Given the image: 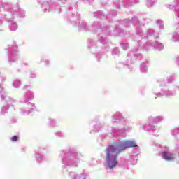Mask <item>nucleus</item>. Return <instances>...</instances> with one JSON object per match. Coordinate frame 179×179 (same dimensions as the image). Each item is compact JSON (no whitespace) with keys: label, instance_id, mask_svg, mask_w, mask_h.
<instances>
[{"label":"nucleus","instance_id":"nucleus-1","mask_svg":"<svg viewBox=\"0 0 179 179\" xmlns=\"http://www.w3.org/2000/svg\"><path fill=\"white\" fill-rule=\"evenodd\" d=\"M131 23L135 27L136 34L130 35L129 37H131L133 41H136L138 45L127 53L124 62L125 65L134 64L135 59H142V54L139 53V48H142L145 51H150L153 48L158 50V51H162L164 48L163 43L157 41L159 32H155V30L148 29L143 34L141 27V21H139V18L136 15L133 16L131 20L126 18L120 20V27H122V26L124 27H129Z\"/></svg>","mask_w":179,"mask_h":179},{"label":"nucleus","instance_id":"nucleus-2","mask_svg":"<svg viewBox=\"0 0 179 179\" xmlns=\"http://www.w3.org/2000/svg\"><path fill=\"white\" fill-rule=\"evenodd\" d=\"M131 148H138V144H136V141L134 139L119 141L115 143L114 145L108 146L106 150L105 167L106 170H114L118 164V161L117 160L118 153H121L123 150Z\"/></svg>","mask_w":179,"mask_h":179},{"label":"nucleus","instance_id":"nucleus-3","mask_svg":"<svg viewBox=\"0 0 179 179\" xmlns=\"http://www.w3.org/2000/svg\"><path fill=\"white\" fill-rule=\"evenodd\" d=\"M91 31L97 34L98 41L103 44V45H108L110 41L107 38L106 36L111 37H117L118 36H122L124 30L121 29L118 25L115 27L110 25L103 27L101 21H94L91 25Z\"/></svg>","mask_w":179,"mask_h":179},{"label":"nucleus","instance_id":"nucleus-4","mask_svg":"<svg viewBox=\"0 0 179 179\" xmlns=\"http://www.w3.org/2000/svg\"><path fill=\"white\" fill-rule=\"evenodd\" d=\"M61 160L62 167L65 169H72L78 167L82 160V153L78 151L76 148H71L69 150H63L59 155Z\"/></svg>","mask_w":179,"mask_h":179},{"label":"nucleus","instance_id":"nucleus-5","mask_svg":"<svg viewBox=\"0 0 179 179\" xmlns=\"http://www.w3.org/2000/svg\"><path fill=\"white\" fill-rule=\"evenodd\" d=\"M76 8H78V4L75 3L74 13L71 12L72 9L69 8V15L66 17L67 22L71 23L74 27H77L79 31H90L92 30L90 25L85 20H83L80 21V15L76 11Z\"/></svg>","mask_w":179,"mask_h":179},{"label":"nucleus","instance_id":"nucleus-6","mask_svg":"<svg viewBox=\"0 0 179 179\" xmlns=\"http://www.w3.org/2000/svg\"><path fill=\"white\" fill-rule=\"evenodd\" d=\"M6 10V13L1 14V20H3L2 17L6 19L8 22H12L13 19L17 15V13H20V17H24L26 16V12L23 10L19 9V8L15 6H8V3L1 1L0 3V12L2 10Z\"/></svg>","mask_w":179,"mask_h":179},{"label":"nucleus","instance_id":"nucleus-7","mask_svg":"<svg viewBox=\"0 0 179 179\" xmlns=\"http://www.w3.org/2000/svg\"><path fill=\"white\" fill-rule=\"evenodd\" d=\"M1 99L2 101H5L7 103L1 107L0 109V115H6L9 113V108L13 107V110L16 111V108H15V104H16V101L15 99L8 96L6 94H1Z\"/></svg>","mask_w":179,"mask_h":179},{"label":"nucleus","instance_id":"nucleus-8","mask_svg":"<svg viewBox=\"0 0 179 179\" xmlns=\"http://www.w3.org/2000/svg\"><path fill=\"white\" fill-rule=\"evenodd\" d=\"M176 90H177V87H174L173 90H171V87H169L167 90L161 89L160 92H157L158 90L156 87L152 88L153 94L157 96V97H163V96H166V97H171L176 96Z\"/></svg>","mask_w":179,"mask_h":179},{"label":"nucleus","instance_id":"nucleus-9","mask_svg":"<svg viewBox=\"0 0 179 179\" xmlns=\"http://www.w3.org/2000/svg\"><path fill=\"white\" fill-rule=\"evenodd\" d=\"M153 124L155 123H153L152 122H149V117H148L147 122L142 126V129H143L146 132H150L154 136H159L158 134L159 129L157 127V126Z\"/></svg>","mask_w":179,"mask_h":179},{"label":"nucleus","instance_id":"nucleus-10","mask_svg":"<svg viewBox=\"0 0 179 179\" xmlns=\"http://www.w3.org/2000/svg\"><path fill=\"white\" fill-rule=\"evenodd\" d=\"M17 59H19L17 45H16V41H13V45L8 48V61L9 62H16Z\"/></svg>","mask_w":179,"mask_h":179},{"label":"nucleus","instance_id":"nucleus-11","mask_svg":"<svg viewBox=\"0 0 179 179\" xmlns=\"http://www.w3.org/2000/svg\"><path fill=\"white\" fill-rule=\"evenodd\" d=\"M88 43V48L91 50L93 54H96V57L97 58L98 62H100V57L101 55L97 52L100 51V50L97 48V43H99L98 41H94L93 38H89L87 41Z\"/></svg>","mask_w":179,"mask_h":179},{"label":"nucleus","instance_id":"nucleus-12","mask_svg":"<svg viewBox=\"0 0 179 179\" xmlns=\"http://www.w3.org/2000/svg\"><path fill=\"white\" fill-rule=\"evenodd\" d=\"M129 131H132V127H127L124 128L111 127L108 129V132H110L113 137L115 136V135H124L125 132H128Z\"/></svg>","mask_w":179,"mask_h":179},{"label":"nucleus","instance_id":"nucleus-13","mask_svg":"<svg viewBox=\"0 0 179 179\" xmlns=\"http://www.w3.org/2000/svg\"><path fill=\"white\" fill-rule=\"evenodd\" d=\"M138 3V0H115L113 1V5L115 8H118L121 5L124 8H128L129 6H132V5Z\"/></svg>","mask_w":179,"mask_h":179},{"label":"nucleus","instance_id":"nucleus-14","mask_svg":"<svg viewBox=\"0 0 179 179\" xmlns=\"http://www.w3.org/2000/svg\"><path fill=\"white\" fill-rule=\"evenodd\" d=\"M162 159L166 162H174L176 160V155L170 152L168 147H165L162 152Z\"/></svg>","mask_w":179,"mask_h":179},{"label":"nucleus","instance_id":"nucleus-15","mask_svg":"<svg viewBox=\"0 0 179 179\" xmlns=\"http://www.w3.org/2000/svg\"><path fill=\"white\" fill-rule=\"evenodd\" d=\"M36 110V105L31 103H25L23 108H20V114L21 115H29V114L33 113Z\"/></svg>","mask_w":179,"mask_h":179},{"label":"nucleus","instance_id":"nucleus-16","mask_svg":"<svg viewBox=\"0 0 179 179\" xmlns=\"http://www.w3.org/2000/svg\"><path fill=\"white\" fill-rule=\"evenodd\" d=\"M124 125H128L129 122L124 118L122 113L120 112H116L112 115V122L115 124V122H122Z\"/></svg>","mask_w":179,"mask_h":179},{"label":"nucleus","instance_id":"nucleus-17","mask_svg":"<svg viewBox=\"0 0 179 179\" xmlns=\"http://www.w3.org/2000/svg\"><path fill=\"white\" fill-rule=\"evenodd\" d=\"M35 159L37 163H43V162H48V157L44 155L41 150H38L35 152Z\"/></svg>","mask_w":179,"mask_h":179},{"label":"nucleus","instance_id":"nucleus-18","mask_svg":"<svg viewBox=\"0 0 179 179\" xmlns=\"http://www.w3.org/2000/svg\"><path fill=\"white\" fill-rule=\"evenodd\" d=\"M33 99H34V92H33L32 91L28 90L24 93L23 99L20 100V103H30L29 101L33 100Z\"/></svg>","mask_w":179,"mask_h":179},{"label":"nucleus","instance_id":"nucleus-19","mask_svg":"<svg viewBox=\"0 0 179 179\" xmlns=\"http://www.w3.org/2000/svg\"><path fill=\"white\" fill-rule=\"evenodd\" d=\"M69 176L71 179H89V175L85 173L78 174L75 172H70Z\"/></svg>","mask_w":179,"mask_h":179},{"label":"nucleus","instance_id":"nucleus-20","mask_svg":"<svg viewBox=\"0 0 179 179\" xmlns=\"http://www.w3.org/2000/svg\"><path fill=\"white\" fill-rule=\"evenodd\" d=\"M164 120V117L163 116H149L148 121L149 122H152V124H157L159 122H162V121Z\"/></svg>","mask_w":179,"mask_h":179},{"label":"nucleus","instance_id":"nucleus-21","mask_svg":"<svg viewBox=\"0 0 179 179\" xmlns=\"http://www.w3.org/2000/svg\"><path fill=\"white\" fill-rule=\"evenodd\" d=\"M179 24L178 22V25H176V32H173L171 34V41H173V43H178L179 42V31L177 30V27H178Z\"/></svg>","mask_w":179,"mask_h":179},{"label":"nucleus","instance_id":"nucleus-22","mask_svg":"<svg viewBox=\"0 0 179 179\" xmlns=\"http://www.w3.org/2000/svg\"><path fill=\"white\" fill-rule=\"evenodd\" d=\"M0 79L1 83H3L6 80V76L2 75V73L0 72ZM0 94H6V91H5V88L1 84H0Z\"/></svg>","mask_w":179,"mask_h":179},{"label":"nucleus","instance_id":"nucleus-23","mask_svg":"<svg viewBox=\"0 0 179 179\" xmlns=\"http://www.w3.org/2000/svg\"><path fill=\"white\" fill-rule=\"evenodd\" d=\"M92 15L94 17H96V19H106L107 17L106 14L101 10L94 12Z\"/></svg>","mask_w":179,"mask_h":179},{"label":"nucleus","instance_id":"nucleus-24","mask_svg":"<svg viewBox=\"0 0 179 179\" xmlns=\"http://www.w3.org/2000/svg\"><path fill=\"white\" fill-rule=\"evenodd\" d=\"M48 125L50 128H57L58 123L57 122V120L52 118L48 119Z\"/></svg>","mask_w":179,"mask_h":179},{"label":"nucleus","instance_id":"nucleus-25","mask_svg":"<svg viewBox=\"0 0 179 179\" xmlns=\"http://www.w3.org/2000/svg\"><path fill=\"white\" fill-rule=\"evenodd\" d=\"M171 136L177 139V138H179V127H176L171 130Z\"/></svg>","mask_w":179,"mask_h":179},{"label":"nucleus","instance_id":"nucleus-26","mask_svg":"<svg viewBox=\"0 0 179 179\" xmlns=\"http://www.w3.org/2000/svg\"><path fill=\"white\" fill-rule=\"evenodd\" d=\"M148 62H143L141 65H140V71L141 72H142V73H146V72H148Z\"/></svg>","mask_w":179,"mask_h":179},{"label":"nucleus","instance_id":"nucleus-27","mask_svg":"<svg viewBox=\"0 0 179 179\" xmlns=\"http://www.w3.org/2000/svg\"><path fill=\"white\" fill-rule=\"evenodd\" d=\"M167 8L169 9H171V10L175 11V17H176V19H177V12H179V7L178 6H176V4H175V6L173 4H169L167 6Z\"/></svg>","mask_w":179,"mask_h":179},{"label":"nucleus","instance_id":"nucleus-28","mask_svg":"<svg viewBox=\"0 0 179 179\" xmlns=\"http://www.w3.org/2000/svg\"><path fill=\"white\" fill-rule=\"evenodd\" d=\"M120 47L124 50V51H127V50H129L130 48L129 43L122 41L120 43Z\"/></svg>","mask_w":179,"mask_h":179},{"label":"nucleus","instance_id":"nucleus-29","mask_svg":"<svg viewBox=\"0 0 179 179\" xmlns=\"http://www.w3.org/2000/svg\"><path fill=\"white\" fill-rule=\"evenodd\" d=\"M10 31H16L17 30V24L16 22H11L9 25Z\"/></svg>","mask_w":179,"mask_h":179},{"label":"nucleus","instance_id":"nucleus-30","mask_svg":"<svg viewBox=\"0 0 179 179\" xmlns=\"http://www.w3.org/2000/svg\"><path fill=\"white\" fill-rule=\"evenodd\" d=\"M21 85H22V83H20V80H15L13 82V86L15 89H19V87H20Z\"/></svg>","mask_w":179,"mask_h":179},{"label":"nucleus","instance_id":"nucleus-31","mask_svg":"<svg viewBox=\"0 0 179 179\" xmlns=\"http://www.w3.org/2000/svg\"><path fill=\"white\" fill-rule=\"evenodd\" d=\"M157 26L159 27V29L160 30H163V29H164V24L163 21L161 20H158L157 21Z\"/></svg>","mask_w":179,"mask_h":179},{"label":"nucleus","instance_id":"nucleus-32","mask_svg":"<svg viewBox=\"0 0 179 179\" xmlns=\"http://www.w3.org/2000/svg\"><path fill=\"white\" fill-rule=\"evenodd\" d=\"M166 80L167 83H172V82H174V80H176V75H171L168 76Z\"/></svg>","mask_w":179,"mask_h":179},{"label":"nucleus","instance_id":"nucleus-33","mask_svg":"<svg viewBox=\"0 0 179 179\" xmlns=\"http://www.w3.org/2000/svg\"><path fill=\"white\" fill-rule=\"evenodd\" d=\"M156 4V0H148L146 3V6L148 8H152L153 5Z\"/></svg>","mask_w":179,"mask_h":179},{"label":"nucleus","instance_id":"nucleus-34","mask_svg":"<svg viewBox=\"0 0 179 179\" xmlns=\"http://www.w3.org/2000/svg\"><path fill=\"white\" fill-rule=\"evenodd\" d=\"M112 55L114 57L115 55H120V48L115 47L113 50H112Z\"/></svg>","mask_w":179,"mask_h":179},{"label":"nucleus","instance_id":"nucleus-35","mask_svg":"<svg viewBox=\"0 0 179 179\" xmlns=\"http://www.w3.org/2000/svg\"><path fill=\"white\" fill-rule=\"evenodd\" d=\"M55 135L57 138H64L65 136V134L62 131H56L55 132Z\"/></svg>","mask_w":179,"mask_h":179},{"label":"nucleus","instance_id":"nucleus-36","mask_svg":"<svg viewBox=\"0 0 179 179\" xmlns=\"http://www.w3.org/2000/svg\"><path fill=\"white\" fill-rule=\"evenodd\" d=\"M103 127L104 126L101 123H97L94 126V129H96V131H100V129Z\"/></svg>","mask_w":179,"mask_h":179},{"label":"nucleus","instance_id":"nucleus-37","mask_svg":"<svg viewBox=\"0 0 179 179\" xmlns=\"http://www.w3.org/2000/svg\"><path fill=\"white\" fill-rule=\"evenodd\" d=\"M156 86H161L162 87L166 86V83L163 82V80H158L157 81Z\"/></svg>","mask_w":179,"mask_h":179},{"label":"nucleus","instance_id":"nucleus-38","mask_svg":"<svg viewBox=\"0 0 179 179\" xmlns=\"http://www.w3.org/2000/svg\"><path fill=\"white\" fill-rule=\"evenodd\" d=\"M109 17H113V16H117V10H111L108 14Z\"/></svg>","mask_w":179,"mask_h":179},{"label":"nucleus","instance_id":"nucleus-39","mask_svg":"<svg viewBox=\"0 0 179 179\" xmlns=\"http://www.w3.org/2000/svg\"><path fill=\"white\" fill-rule=\"evenodd\" d=\"M36 76H37V75L36 74V73L34 71L30 72L29 78H31V79H36Z\"/></svg>","mask_w":179,"mask_h":179},{"label":"nucleus","instance_id":"nucleus-40","mask_svg":"<svg viewBox=\"0 0 179 179\" xmlns=\"http://www.w3.org/2000/svg\"><path fill=\"white\" fill-rule=\"evenodd\" d=\"M10 139H11L12 142H17V139H19V136H14L11 137Z\"/></svg>","mask_w":179,"mask_h":179},{"label":"nucleus","instance_id":"nucleus-41","mask_svg":"<svg viewBox=\"0 0 179 179\" xmlns=\"http://www.w3.org/2000/svg\"><path fill=\"white\" fill-rule=\"evenodd\" d=\"M83 2L87 5H92V3H93V0H83Z\"/></svg>","mask_w":179,"mask_h":179},{"label":"nucleus","instance_id":"nucleus-42","mask_svg":"<svg viewBox=\"0 0 179 179\" xmlns=\"http://www.w3.org/2000/svg\"><path fill=\"white\" fill-rule=\"evenodd\" d=\"M131 162L132 164H136V163H138V158H131Z\"/></svg>","mask_w":179,"mask_h":179},{"label":"nucleus","instance_id":"nucleus-43","mask_svg":"<svg viewBox=\"0 0 179 179\" xmlns=\"http://www.w3.org/2000/svg\"><path fill=\"white\" fill-rule=\"evenodd\" d=\"M41 62H45V65H49L50 64V61L47 59H41Z\"/></svg>","mask_w":179,"mask_h":179},{"label":"nucleus","instance_id":"nucleus-44","mask_svg":"<svg viewBox=\"0 0 179 179\" xmlns=\"http://www.w3.org/2000/svg\"><path fill=\"white\" fill-rule=\"evenodd\" d=\"M133 153L135 155H138L139 154V149H136V150L133 151Z\"/></svg>","mask_w":179,"mask_h":179},{"label":"nucleus","instance_id":"nucleus-45","mask_svg":"<svg viewBox=\"0 0 179 179\" xmlns=\"http://www.w3.org/2000/svg\"><path fill=\"white\" fill-rule=\"evenodd\" d=\"M176 5L179 8V0H174Z\"/></svg>","mask_w":179,"mask_h":179},{"label":"nucleus","instance_id":"nucleus-46","mask_svg":"<svg viewBox=\"0 0 179 179\" xmlns=\"http://www.w3.org/2000/svg\"><path fill=\"white\" fill-rule=\"evenodd\" d=\"M176 62L178 66H179V57H176Z\"/></svg>","mask_w":179,"mask_h":179},{"label":"nucleus","instance_id":"nucleus-47","mask_svg":"<svg viewBox=\"0 0 179 179\" xmlns=\"http://www.w3.org/2000/svg\"><path fill=\"white\" fill-rule=\"evenodd\" d=\"M29 87H30L29 85H24V86L23 87V89H29Z\"/></svg>","mask_w":179,"mask_h":179},{"label":"nucleus","instance_id":"nucleus-48","mask_svg":"<svg viewBox=\"0 0 179 179\" xmlns=\"http://www.w3.org/2000/svg\"><path fill=\"white\" fill-rule=\"evenodd\" d=\"M61 13V8H59V13Z\"/></svg>","mask_w":179,"mask_h":179},{"label":"nucleus","instance_id":"nucleus-49","mask_svg":"<svg viewBox=\"0 0 179 179\" xmlns=\"http://www.w3.org/2000/svg\"><path fill=\"white\" fill-rule=\"evenodd\" d=\"M22 150L23 152H24V148H22Z\"/></svg>","mask_w":179,"mask_h":179},{"label":"nucleus","instance_id":"nucleus-50","mask_svg":"<svg viewBox=\"0 0 179 179\" xmlns=\"http://www.w3.org/2000/svg\"><path fill=\"white\" fill-rule=\"evenodd\" d=\"M141 94H145L143 92H141Z\"/></svg>","mask_w":179,"mask_h":179},{"label":"nucleus","instance_id":"nucleus-51","mask_svg":"<svg viewBox=\"0 0 179 179\" xmlns=\"http://www.w3.org/2000/svg\"><path fill=\"white\" fill-rule=\"evenodd\" d=\"M60 1H64V0H60Z\"/></svg>","mask_w":179,"mask_h":179}]
</instances>
